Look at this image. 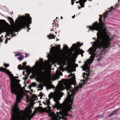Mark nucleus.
<instances>
[{"instance_id": "4be33fe9", "label": "nucleus", "mask_w": 120, "mask_h": 120, "mask_svg": "<svg viewBox=\"0 0 120 120\" xmlns=\"http://www.w3.org/2000/svg\"><path fill=\"white\" fill-rule=\"evenodd\" d=\"M53 86L52 85H49L47 86V88L48 89H51L52 88H53L52 86Z\"/></svg>"}, {"instance_id": "2f4dec72", "label": "nucleus", "mask_w": 120, "mask_h": 120, "mask_svg": "<svg viewBox=\"0 0 120 120\" xmlns=\"http://www.w3.org/2000/svg\"><path fill=\"white\" fill-rule=\"evenodd\" d=\"M102 58L101 56V55L99 57H98V61H100L101 60Z\"/></svg>"}, {"instance_id": "79ce46f5", "label": "nucleus", "mask_w": 120, "mask_h": 120, "mask_svg": "<svg viewBox=\"0 0 120 120\" xmlns=\"http://www.w3.org/2000/svg\"><path fill=\"white\" fill-rule=\"evenodd\" d=\"M4 21V22H5V23H7L6 22V21H4V20H0V21Z\"/></svg>"}, {"instance_id": "052dcab7", "label": "nucleus", "mask_w": 120, "mask_h": 120, "mask_svg": "<svg viewBox=\"0 0 120 120\" xmlns=\"http://www.w3.org/2000/svg\"><path fill=\"white\" fill-rule=\"evenodd\" d=\"M118 5L117 4V5H116V7H117V6Z\"/></svg>"}, {"instance_id": "e2e57ef3", "label": "nucleus", "mask_w": 120, "mask_h": 120, "mask_svg": "<svg viewBox=\"0 0 120 120\" xmlns=\"http://www.w3.org/2000/svg\"><path fill=\"white\" fill-rule=\"evenodd\" d=\"M79 62H79H80H80H81V61H80V62Z\"/></svg>"}, {"instance_id": "864d4df0", "label": "nucleus", "mask_w": 120, "mask_h": 120, "mask_svg": "<svg viewBox=\"0 0 120 120\" xmlns=\"http://www.w3.org/2000/svg\"><path fill=\"white\" fill-rule=\"evenodd\" d=\"M30 110V111H31V113L32 112V110Z\"/></svg>"}, {"instance_id": "8fccbe9b", "label": "nucleus", "mask_w": 120, "mask_h": 120, "mask_svg": "<svg viewBox=\"0 0 120 120\" xmlns=\"http://www.w3.org/2000/svg\"><path fill=\"white\" fill-rule=\"evenodd\" d=\"M61 19H63V17H61Z\"/></svg>"}, {"instance_id": "dca6fc26", "label": "nucleus", "mask_w": 120, "mask_h": 120, "mask_svg": "<svg viewBox=\"0 0 120 120\" xmlns=\"http://www.w3.org/2000/svg\"><path fill=\"white\" fill-rule=\"evenodd\" d=\"M8 18L11 23H14L13 19L11 18L8 17Z\"/></svg>"}, {"instance_id": "2eb2a0df", "label": "nucleus", "mask_w": 120, "mask_h": 120, "mask_svg": "<svg viewBox=\"0 0 120 120\" xmlns=\"http://www.w3.org/2000/svg\"><path fill=\"white\" fill-rule=\"evenodd\" d=\"M35 115V114L33 112L31 115L28 114L27 116L28 117H29L30 119H31L33 117V116Z\"/></svg>"}, {"instance_id": "69168bd1", "label": "nucleus", "mask_w": 120, "mask_h": 120, "mask_svg": "<svg viewBox=\"0 0 120 120\" xmlns=\"http://www.w3.org/2000/svg\"><path fill=\"white\" fill-rule=\"evenodd\" d=\"M36 63H37V62L35 63V64H36Z\"/></svg>"}, {"instance_id": "58836bf2", "label": "nucleus", "mask_w": 120, "mask_h": 120, "mask_svg": "<svg viewBox=\"0 0 120 120\" xmlns=\"http://www.w3.org/2000/svg\"><path fill=\"white\" fill-rule=\"evenodd\" d=\"M37 112V111L36 110H34V112H33V113L35 114Z\"/></svg>"}, {"instance_id": "423d86ee", "label": "nucleus", "mask_w": 120, "mask_h": 120, "mask_svg": "<svg viewBox=\"0 0 120 120\" xmlns=\"http://www.w3.org/2000/svg\"><path fill=\"white\" fill-rule=\"evenodd\" d=\"M46 71L47 69L45 67L40 68L38 71H35L32 73V75L30 76V78L32 79L36 76L40 77L42 79H44L46 77V74L45 72L42 71V70Z\"/></svg>"}, {"instance_id": "c9c22d12", "label": "nucleus", "mask_w": 120, "mask_h": 120, "mask_svg": "<svg viewBox=\"0 0 120 120\" xmlns=\"http://www.w3.org/2000/svg\"><path fill=\"white\" fill-rule=\"evenodd\" d=\"M30 68V67L29 66H25V69L26 68L27 69H29Z\"/></svg>"}, {"instance_id": "13d9d810", "label": "nucleus", "mask_w": 120, "mask_h": 120, "mask_svg": "<svg viewBox=\"0 0 120 120\" xmlns=\"http://www.w3.org/2000/svg\"><path fill=\"white\" fill-rule=\"evenodd\" d=\"M12 13H13V12H12V13H11V14H12Z\"/></svg>"}, {"instance_id": "603ef678", "label": "nucleus", "mask_w": 120, "mask_h": 120, "mask_svg": "<svg viewBox=\"0 0 120 120\" xmlns=\"http://www.w3.org/2000/svg\"><path fill=\"white\" fill-rule=\"evenodd\" d=\"M27 57V56L26 55V56H25V57Z\"/></svg>"}, {"instance_id": "f257e3e1", "label": "nucleus", "mask_w": 120, "mask_h": 120, "mask_svg": "<svg viewBox=\"0 0 120 120\" xmlns=\"http://www.w3.org/2000/svg\"><path fill=\"white\" fill-rule=\"evenodd\" d=\"M93 38V39L95 40V41L93 42L92 47H91L89 49L88 52H89L90 54H91L90 58L93 60L94 58V54L96 52V50L98 48L101 50L100 54L101 55L107 53V51L106 49L109 47L111 44L110 41L112 40L110 38Z\"/></svg>"}, {"instance_id": "774afa93", "label": "nucleus", "mask_w": 120, "mask_h": 120, "mask_svg": "<svg viewBox=\"0 0 120 120\" xmlns=\"http://www.w3.org/2000/svg\"><path fill=\"white\" fill-rule=\"evenodd\" d=\"M112 38H114V37H112Z\"/></svg>"}, {"instance_id": "6ab92c4d", "label": "nucleus", "mask_w": 120, "mask_h": 120, "mask_svg": "<svg viewBox=\"0 0 120 120\" xmlns=\"http://www.w3.org/2000/svg\"><path fill=\"white\" fill-rule=\"evenodd\" d=\"M63 49L64 50H68V48L67 45H64Z\"/></svg>"}, {"instance_id": "09e8293b", "label": "nucleus", "mask_w": 120, "mask_h": 120, "mask_svg": "<svg viewBox=\"0 0 120 120\" xmlns=\"http://www.w3.org/2000/svg\"><path fill=\"white\" fill-rule=\"evenodd\" d=\"M78 8L79 9H80L81 8V7H78Z\"/></svg>"}, {"instance_id": "de8ad7c7", "label": "nucleus", "mask_w": 120, "mask_h": 120, "mask_svg": "<svg viewBox=\"0 0 120 120\" xmlns=\"http://www.w3.org/2000/svg\"><path fill=\"white\" fill-rule=\"evenodd\" d=\"M49 39H52V38L54 39L55 38H49Z\"/></svg>"}, {"instance_id": "a19ab883", "label": "nucleus", "mask_w": 120, "mask_h": 120, "mask_svg": "<svg viewBox=\"0 0 120 120\" xmlns=\"http://www.w3.org/2000/svg\"><path fill=\"white\" fill-rule=\"evenodd\" d=\"M32 87V86H31L30 85V86H29V88L30 89L31 88V87Z\"/></svg>"}, {"instance_id": "e433bc0d", "label": "nucleus", "mask_w": 120, "mask_h": 120, "mask_svg": "<svg viewBox=\"0 0 120 120\" xmlns=\"http://www.w3.org/2000/svg\"><path fill=\"white\" fill-rule=\"evenodd\" d=\"M118 109H116L113 111H114V112H115V113H116L118 111Z\"/></svg>"}, {"instance_id": "20e7f679", "label": "nucleus", "mask_w": 120, "mask_h": 120, "mask_svg": "<svg viewBox=\"0 0 120 120\" xmlns=\"http://www.w3.org/2000/svg\"><path fill=\"white\" fill-rule=\"evenodd\" d=\"M93 62V60L88 59L86 61L84 62L85 64H83V66H81V68H82V70L85 71L86 73H83L82 76L84 78L83 82L82 83L81 82V83H79L78 85H77V89L82 88L83 83H86L87 81L89 80L90 79L89 78V76L90 75V66L91 64Z\"/></svg>"}, {"instance_id": "338daca9", "label": "nucleus", "mask_w": 120, "mask_h": 120, "mask_svg": "<svg viewBox=\"0 0 120 120\" xmlns=\"http://www.w3.org/2000/svg\"><path fill=\"white\" fill-rule=\"evenodd\" d=\"M55 33H56V32H55Z\"/></svg>"}, {"instance_id": "4d7b16f0", "label": "nucleus", "mask_w": 120, "mask_h": 120, "mask_svg": "<svg viewBox=\"0 0 120 120\" xmlns=\"http://www.w3.org/2000/svg\"><path fill=\"white\" fill-rule=\"evenodd\" d=\"M58 78H59V76H58Z\"/></svg>"}, {"instance_id": "49530a36", "label": "nucleus", "mask_w": 120, "mask_h": 120, "mask_svg": "<svg viewBox=\"0 0 120 120\" xmlns=\"http://www.w3.org/2000/svg\"><path fill=\"white\" fill-rule=\"evenodd\" d=\"M78 2H79V3H80V2H79V1H76V3H78Z\"/></svg>"}, {"instance_id": "473e14b6", "label": "nucleus", "mask_w": 120, "mask_h": 120, "mask_svg": "<svg viewBox=\"0 0 120 120\" xmlns=\"http://www.w3.org/2000/svg\"><path fill=\"white\" fill-rule=\"evenodd\" d=\"M53 25L54 26H56L57 27H58V24H56L55 23H53Z\"/></svg>"}, {"instance_id": "a878e982", "label": "nucleus", "mask_w": 120, "mask_h": 120, "mask_svg": "<svg viewBox=\"0 0 120 120\" xmlns=\"http://www.w3.org/2000/svg\"><path fill=\"white\" fill-rule=\"evenodd\" d=\"M24 120H30L31 119L26 116V117L23 119Z\"/></svg>"}, {"instance_id": "ddd939ff", "label": "nucleus", "mask_w": 120, "mask_h": 120, "mask_svg": "<svg viewBox=\"0 0 120 120\" xmlns=\"http://www.w3.org/2000/svg\"><path fill=\"white\" fill-rule=\"evenodd\" d=\"M52 48L53 49L55 50L56 51H59L61 50L60 45H58L56 47H52Z\"/></svg>"}, {"instance_id": "cd10ccee", "label": "nucleus", "mask_w": 120, "mask_h": 120, "mask_svg": "<svg viewBox=\"0 0 120 120\" xmlns=\"http://www.w3.org/2000/svg\"><path fill=\"white\" fill-rule=\"evenodd\" d=\"M38 87L40 88L41 89H40V90H42L43 89V87L40 84L38 86Z\"/></svg>"}, {"instance_id": "37998d69", "label": "nucleus", "mask_w": 120, "mask_h": 120, "mask_svg": "<svg viewBox=\"0 0 120 120\" xmlns=\"http://www.w3.org/2000/svg\"><path fill=\"white\" fill-rule=\"evenodd\" d=\"M75 65L76 67H78V64H75Z\"/></svg>"}, {"instance_id": "ea45409f", "label": "nucleus", "mask_w": 120, "mask_h": 120, "mask_svg": "<svg viewBox=\"0 0 120 120\" xmlns=\"http://www.w3.org/2000/svg\"><path fill=\"white\" fill-rule=\"evenodd\" d=\"M3 41V40L1 39V38H0V42Z\"/></svg>"}, {"instance_id": "5701e85b", "label": "nucleus", "mask_w": 120, "mask_h": 120, "mask_svg": "<svg viewBox=\"0 0 120 120\" xmlns=\"http://www.w3.org/2000/svg\"><path fill=\"white\" fill-rule=\"evenodd\" d=\"M50 102L49 100H47L46 101V103L45 104L48 105H49L50 104Z\"/></svg>"}, {"instance_id": "7ed1b4c3", "label": "nucleus", "mask_w": 120, "mask_h": 120, "mask_svg": "<svg viewBox=\"0 0 120 120\" xmlns=\"http://www.w3.org/2000/svg\"><path fill=\"white\" fill-rule=\"evenodd\" d=\"M18 19H21L20 21L19 22L17 19L16 20L17 23L13 27V30L16 32L19 31L22 28L25 29V27L26 26L28 28L27 31L28 32L29 30L30 29V28H29L30 26L29 25L32 23L31 18L29 15L26 14L25 16H22L21 17L19 16L18 17Z\"/></svg>"}, {"instance_id": "9b49d317", "label": "nucleus", "mask_w": 120, "mask_h": 120, "mask_svg": "<svg viewBox=\"0 0 120 120\" xmlns=\"http://www.w3.org/2000/svg\"><path fill=\"white\" fill-rule=\"evenodd\" d=\"M68 77L72 81H74L75 80V77L73 76L72 74H70L68 76Z\"/></svg>"}, {"instance_id": "4c0bfd02", "label": "nucleus", "mask_w": 120, "mask_h": 120, "mask_svg": "<svg viewBox=\"0 0 120 120\" xmlns=\"http://www.w3.org/2000/svg\"><path fill=\"white\" fill-rule=\"evenodd\" d=\"M71 4H72V5H73L74 4V2L73 1V0H71Z\"/></svg>"}, {"instance_id": "f03ea898", "label": "nucleus", "mask_w": 120, "mask_h": 120, "mask_svg": "<svg viewBox=\"0 0 120 120\" xmlns=\"http://www.w3.org/2000/svg\"><path fill=\"white\" fill-rule=\"evenodd\" d=\"M100 18L99 19V23L97 21L93 24V26H87L89 28L88 32L90 30L93 31L96 30L98 31L97 33V38H110L107 32H106L107 28L105 24L102 22V20L103 16L99 15Z\"/></svg>"}, {"instance_id": "f3484780", "label": "nucleus", "mask_w": 120, "mask_h": 120, "mask_svg": "<svg viewBox=\"0 0 120 120\" xmlns=\"http://www.w3.org/2000/svg\"><path fill=\"white\" fill-rule=\"evenodd\" d=\"M109 12V11H108L106 13L105 12L104 13V17H103V19H104V20L105 19V18H106L107 17V15H108V13Z\"/></svg>"}, {"instance_id": "680f3d73", "label": "nucleus", "mask_w": 120, "mask_h": 120, "mask_svg": "<svg viewBox=\"0 0 120 120\" xmlns=\"http://www.w3.org/2000/svg\"><path fill=\"white\" fill-rule=\"evenodd\" d=\"M11 37H12V34L11 35Z\"/></svg>"}, {"instance_id": "9d476101", "label": "nucleus", "mask_w": 120, "mask_h": 120, "mask_svg": "<svg viewBox=\"0 0 120 120\" xmlns=\"http://www.w3.org/2000/svg\"><path fill=\"white\" fill-rule=\"evenodd\" d=\"M67 62L68 63V68L70 72H72L75 70V69H74L73 70H72L71 68L72 65L70 61H68Z\"/></svg>"}, {"instance_id": "4468645a", "label": "nucleus", "mask_w": 120, "mask_h": 120, "mask_svg": "<svg viewBox=\"0 0 120 120\" xmlns=\"http://www.w3.org/2000/svg\"><path fill=\"white\" fill-rule=\"evenodd\" d=\"M82 44H79L78 45H77L76 44H75L73 45H72V47L73 48H78L79 47H80L82 45Z\"/></svg>"}, {"instance_id": "6e6d98bb", "label": "nucleus", "mask_w": 120, "mask_h": 120, "mask_svg": "<svg viewBox=\"0 0 120 120\" xmlns=\"http://www.w3.org/2000/svg\"><path fill=\"white\" fill-rule=\"evenodd\" d=\"M112 10V9H111V10H110V12H111V10Z\"/></svg>"}, {"instance_id": "412c9836", "label": "nucleus", "mask_w": 120, "mask_h": 120, "mask_svg": "<svg viewBox=\"0 0 120 120\" xmlns=\"http://www.w3.org/2000/svg\"><path fill=\"white\" fill-rule=\"evenodd\" d=\"M50 35H51V37L49 36V35H48L47 36L48 38H54V37H55V36H54V35L53 34H50Z\"/></svg>"}, {"instance_id": "bb28decb", "label": "nucleus", "mask_w": 120, "mask_h": 120, "mask_svg": "<svg viewBox=\"0 0 120 120\" xmlns=\"http://www.w3.org/2000/svg\"><path fill=\"white\" fill-rule=\"evenodd\" d=\"M29 75L27 74V76H26L25 77L23 78V79H24L25 81L26 80L28 79L27 76H28Z\"/></svg>"}, {"instance_id": "b1692460", "label": "nucleus", "mask_w": 120, "mask_h": 120, "mask_svg": "<svg viewBox=\"0 0 120 120\" xmlns=\"http://www.w3.org/2000/svg\"><path fill=\"white\" fill-rule=\"evenodd\" d=\"M11 38H7V39L5 40V43L6 44H7L8 42V40H10L11 39Z\"/></svg>"}, {"instance_id": "5fc2aeb1", "label": "nucleus", "mask_w": 120, "mask_h": 120, "mask_svg": "<svg viewBox=\"0 0 120 120\" xmlns=\"http://www.w3.org/2000/svg\"><path fill=\"white\" fill-rule=\"evenodd\" d=\"M37 63H38V64H39V62H37Z\"/></svg>"}, {"instance_id": "1a4fd4ad", "label": "nucleus", "mask_w": 120, "mask_h": 120, "mask_svg": "<svg viewBox=\"0 0 120 120\" xmlns=\"http://www.w3.org/2000/svg\"><path fill=\"white\" fill-rule=\"evenodd\" d=\"M84 52V51L82 49H80L79 48L75 52V55L77 56L79 54H82Z\"/></svg>"}, {"instance_id": "39448f33", "label": "nucleus", "mask_w": 120, "mask_h": 120, "mask_svg": "<svg viewBox=\"0 0 120 120\" xmlns=\"http://www.w3.org/2000/svg\"><path fill=\"white\" fill-rule=\"evenodd\" d=\"M58 110L59 111L57 112L56 114H55L54 112L51 111L50 109L49 111V116L51 118L52 120H59L61 119L63 120H67V116H71L68 114V112L71 111V109Z\"/></svg>"}, {"instance_id": "c756f323", "label": "nucleus", "mask_w": 120, "mask_h": 120, "mask_svg": "<svg viewBox=\"0 0 120 120\" xmlns=\"http://www.w3.org/2000/svg\"><path fill=\"white\" fill-rule=\"evenodd\" d=\"M18 59L20 61H21L22 59H23V58L21 56L18 57Z\"/></svg>"}, {"instance_id": "72a5a7b5", "label": "nucleus", "mask_w": 120, "mask_h": 120, "mask_svg": "<svg viewBox=\"0 0 120 120\" xmlns=\"http://www.w3.org/2000/svg\"><path fill=\"white\" fill-rule=\"evenodd\" d=\"M20 53H18V54H15V56H20Z\"/></svg>"}, {"instance_id": "a18cd8bd", "label": "nucleus", "mask_w": 120, "mask_h": 120, "mask_svg": "<svg viewBox=\"0 0 120 120\" xmlns=\"http://www.w3.org/2000/svg\"><path fill=\"white\" fill-rule=\"evenodd\" d=\"M75 17V15H74L73 16H72V18H74V17Z\"/></svg>"}, {"instance_id": "0eeeda50", "label": "nucleus", "mask_w": 120, "mask_h": 120, "mask_svg": "<svg viewBox=\"0 0 120 120\" xmlns=\"http://www.w3.org/2000/svg\"><path fill=\"white\" fill-rule=\"evenodd\" d=\"M62 81L64 85L65 86V88L67 90L68 95H69L73 94L74 90L72 87L67 82V79H64L62 80Z\"/></svg>"}, {"instance_id": "f704fd0d", "label": "nucleus", "mask_w": 120, "mask_h": 120, "mask_svg": "<svg viewBox=\"0 0 120 120\" xmlns=\"http://www.w3.org/2000/svg\"><path fill=\"white\" fill-rule=\"evenodd\" d=\"M39 61L41 63H42L43 62V60L42 59L40 58L39 60Z\"/></svg>"}, {"instance_id": "a211bd4d", "label": "nucleus", "mask_w": 120, "mask_h": 120, "mask_svg": "<svg viewBox=\"0 0 120 120\" xmlns=\"http://www.w3.org/2000/svg\"><path fill=\"white\" fill-rule=\"evenodd\" d=\"M115 112H114V111H113L111 113H110L109 114L108 116V117H111L113 115H115Z\"/></svg>"}, {"instance_id": "c85d7f7f", "label": "nucleus", "mask_w": 120, "mask_h": 120, "mask_svg": "<svg viewBox=\"0 0 120 120\" xmlns=\"http://www.w3.org/2000/svg\"><path fill=\"white\" fill-rule=\"evenodd\" d=\"M79 3L80 4V5H81L82 7L83 8L84 7V5L85 4L84 3H83V4H81V2H80Z\"/></svg>"}, {"instance_id": "6e6552de", "label": "nucleus", "mask_w": 120, "mask_h": 120, "mask_svg": "<svg viewBox=\"0 0 120 120\" xmlns=\"http://www.w3.org/2000/svg\"><path fill=\"white\" fill-rule=\"evenodd\" d=\"M26 64V62H25L22 63L23 66L20 64L18 65V68L19 70H24L25 69V66Z\"/></svg>"}, {"instance_id": "f8f14e48", "label": "nucleus", "mask_w": 120, "mask_h": 120, "mask_svg": "<svg viewBox=\"0 0 120 120\" xmlns=\"http://www.w3.org/2000/svg\"><path fill=\"white\" fill-rule=\"evenodd\" d=\"M1 71L6 73L8 72H10L9 70L6 68H4L3 67L0 68V71Z\"/></svg>"}, {"instance_id": "7c9ffc66", "label": "nucleus", "mask_w": 120, "mask_h": 120, "mask_svg": "<svg viewBox=\"0 0 120 120\" xmlns=\"http://www.w3.org/2000/svg\"><path fill=\"white\" fill-rule=\"evenodd\" d=\"M43 94H42L41 92H40L39 94V96H40V98H41L43 96Z\"/></svg>"}, {"instance_id": "bf43d9fd", "label": "nucleus", "mask_w": 120, "mask_h": 120, "mask_svg": "<svg viewBox=\"0 0 120 120\" xmlns=\"http://www.w3.org/2000/svg\"><path fill=\"white\" fill-rule=\"evenodd\" d=\"M5 38H6V36H5Z\"/></svg>"}, {"instance_id": "aec40b11", "label": "nucleus", "mask_w": 120, "mask_h": 120, "mask_svg": "<svg viewBox=\"0 0 120 120\" xmlns=\"http://www.w3.org/2000/svg\"><path fill=\"white\" fill-rule=\"evenodd\" d=\"M36 84L35 82H33L32 83L30 84L31 86L32 87H35L36 86Z\"/></svg>"}, {"instance_id": "3c124183", "label": "nucleus", "mask_w": 120, "mask_h": 120, "mask_svg": "<svg viewBox=\"0 0 120 120\" xmlns=\"http://www.w3.org/2000/svg\"><path fill=\"white\" fill-rule=\"evenodd\" d=\"M81 54V56H82H82H83V55L82 54Z\"/></svg>"}, {"instance_id": "0e129e2a", "label": "nucleus", "mask_w": 120, "mask_h": 120, "mask_svg": "<svg viewBox=\"0 0 120 120\" xmlns=\"http://www.w3.org/2000/svg\"><path fill=\"white\" fill-rule=\"evenodd\" d=\"M15 35H16L15 34L14 36H15Z\"/></svg>"}, {"instance_id": "c03bdc74", "label": "nucleus", "mask_w": 120, "mask_h": 120, "mask_svg": "<svg viewBox=\"0 0 120 120\" xmlns=\"http://www.w3.org/2000/svg\"><path fill=\"white\" fill-rule=\"evenodd\" d=\"M24 73H25V71H23V75H24Z\"/></svg>"}, {"instance_id": "393cba45", "label": "nucleus", "mask_w": 120, "mask_h": 120, "mask_svg": "<svg viewBox=\"0 0 120 120\" xmlns=\"http://www.w3.org/2000/svg\"><path fill=\"white\" fill-rule=\"evenodd\" d=\"M3 66L5 67V68H7L9 66V65L8 64H6L4 63L3 65Z\"/></svg>"}]
</instances>
